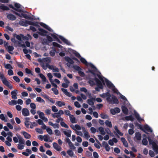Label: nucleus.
<instances>
[{"label":"nucleus","mask_w":158,"mask_h":158,"mask_svg":"<svg viewBox=\"0 0 158 158\" xmlns=\"http://www.w3.org/2000/svg\"><path fill=\"white\" fill-rule=\"evenodd\" d=\"M105 95L106 97V100L109 103L112 104H118L119 101L117 98L114 95V94L111 95L109 92L105 93Z\"/></svg>","instance_id":"1"},{"label":"nucleus","mask_w":158,"mask_h":158,"mask_svg":"<svg viewBox=\"0 0 158 158\" xmlns=\"http://www.w3.org/2000/svg\"><path fill=\"white\" fill-rule=\"evenodd\" d=\"M94 81H95L97 86L99 88L101 89H103V86L101 81L100 80L96 77H95L93 80H89V83L91 85L93 86L95 84Z\"/></svg>","instance_id":"2"},{"label":"nucleus","mask_w":158,"mask_h":158,"mask_svg":"<svg viewBox=\"0 0 158 158\" xmlns=\"http://www.w3.org/2000/svg\"><path fill=\"white\" fill-rule=\"evenodd\" d=\"M0 78L4 85L8 87L10 89H12L13 88L12 85L6 80L3 74L0 73Z\"/></svg>","instance_id":"3"},{"label":"nucleus","mask_w":158,"mask_h":158,"mask_svg":"<svg viewBox=\"0 0 158 158\" xmlns=\"http://www.w3.org/2000/svg\"><path fill=\"white\" fill-rule=\"evenodd\" d=\"M147 138L149 141V144L152 145L153 150L156 154H158V146L155 142L153 141L151 139L149 136H148Z\"/></svg>","instance_id":"4"},{"label":"nucleus","mask_w":158,"mask_h":158,"mask_svg":"<svg viewBox=\"0 0 158 158\" xmlns=\"http://www.w3.org/2000/svg\"><path fill=\"white\" fill-rule=\"evenodd\" d=\"M105 82L106 83L107 86L109 88H112V90L115 93L118 94V90L115 89L114 85L110 81H109L107 79H106Z\"/></svg>","instance_id":"5"},{"label":"nucleus","mask_w":158,"mask_h":158,"mask_svg":"<svg viewBox=\"0 0 158 158\" xmlns=\"http://www.w3.org/2000/svg\"><path fill=\"white\" fill-rule=\"evenodd\" d=\"M89 72L90 73L92 74H93L95 77H96V76H97L99 79L102 81L104 84H105V83L104 81V80L102 76H101L100 74H96L95 73V71L94 70H93L91 69H89L88 70Z\"/></svg>","instance_id":"6"},{"label":"nucleus","mask_w":158,"mask_h":158,"mask_svg":"<svg viewBox=\"0 0 158 158\" xmlns=\"http://www.w3.org/2000/svg\"><path fill=\"white\" fill-rule=\"evenodd\" d=\"M38 30L40 31H38L37 33L42 36H46L47 35V34L49 33L47 31L41 28L40 27L38 28Z\"/></svg>","instance_id":"7"},{"label":"nucleus","mask_w":158,"mask_h":158,"mask_svg":"<svg viewBox=\"0 0 158 158\" xmlns=\"http://www.w3.org/2000/svg\"><path fill=\"white\" fill-rule=\"evenodd\" d=\"M64 59L65 60L67 61L69 63V64L68 63L67 64V65L68 67H69L70 66V64H73L74 63V61L69 56H66L64 57Z\"/></svg>","instance_id":"8"},{"label":"nucleus","mask_w":158,"mask_h":158,"mask_svg":"<svg viewBox=\"0 0 158 158\" xmlns=\"http://www.w3.org/2000/svg\"><path fill=\"white\" fill-rule=\"evenodd\" d=\"M22 114L24 116H29L30 114L29 111L27 108H23L22 110Z\"/></svg>","instance_id":"9"},{"label":"nucleus","mask_w":158,"mask_h":158,"mask_svg":"<svg viewBox=\"0 0 158 158\" xmlns=\"http://www.w3.org/2000/svg\"><path fill=\"white\" fill-rule=\"evenodd\" d=\"M95 100V98H92L90 99H88L87 100V102L90 105L92 106V107L95 108V106H94V101Z\"/></svg>","instance_id":"10"},{"label":"nucleus","mask_w":158,"mask_h":158,"mask_svg":"<svg viewBox=\"0 0 158 158\" xmlns=\"http://www.w3.org/2000/svg\"><path fill=\"white\" fill-rule=\"evenodd\" d=\"M7 18L9 20L11 21H14L16 19V16L11 14H9L7 15Z\"/></svg>","instance_id":"11"},{"label":"nucleus","mask_w":158,"mask_h":158,"mask_svg":"<svg viewBox=\"0 0 158 158\" xmlns=\"http://www.w3.org/2000/svg\"><path fill=\"white\" fill-rule=\"evenodd\" d=\"M25 119V120L24 122L25 125L27 128H28L29 127V125L30 124V123H31V122L29 121L30 119L29 118H26Z\"/></svg>","instance_id":"12"},{"label":"nucleus","mask_w":158,"mask_h":158,"mask_svg":"<svg viewBox=\"0 0 158 158\" xmlns=\"http://www.w3.org/2000/svg\"><path fill=\"white\" fill-rule=\"evenodd\" d=\"M59 38L64 43L68 45H70V43L67 40L65 39L63 37L61 36H59Z\"/></svg>","instance_id":"13"},{"label":"nucleus","mask_w":158,"mask_h":158,"mask_svg":"<svg viewBox=\"0 0 158 158\" xmlns=\"http://www.w3.org/2000/svg\"><path fill=\"white\" fill-rule=\"evenodd\" d=\"M53 146L54 148L56 150L58 151H60L61 150V147L58 145V144L56 142H54L53 143Z\"/></svg>","instance_id":"14"},{"label":"nucleus","mask_w":158,"mask_h":158,"mask_svg":"<svg viewBox=\"0 0 158 158\" xmlns=\"http://www.w3.org/2000/svg\"><path fill=\"white\" fill-rule=\"evenodd\" d=\"M28 22L29 25L35 26L38 27V28L40 27L39 25V23L37 22H32L29 21Z\"/></svg>","instance_id":"15"},{"label":"nucleus","mask_w":158,"mask_h":158,"mask_svg":"<svg viewBox=\"0 0 158 158\" xmlns=\"http://www.w3.org/2000/svg\"><path fill=\"white\" fill-rule=\"evenodd\" d=\"M121 109L123 113L126 115H127L129 111L127 108L125 106H121Z\"/></svg>","instance_id":"16"},{"label":"nucleus","mask_w":158,"mask_h":158,"mask_svg":"<svg viewBox=\"0 0 158 158\" xmlns=\"http://www.w3.org/2000/svg\"><path fill=\"white\" fill-rule=\"evenodd\" d=\"M29 21L25 20L24 21H21L19 22V24L21 26L27 27L29 25Z\"/></svg>","instance_id":"17"},{"label":"nucleus","mask_w":158,"mask_h":158,"mask_svg":"<svg viewBox=\"0 0 158 158\" xmlns=\"http://www.w3.org/2000/svg\"><path fill=\"white\" fill-rule=\"evenodd\" d=\"M49 35H51L54 39H55L56 41L60 43H61V42L60 40L58 38L56 34L55 33H48Z\"/></svg>","instance_id":"18"},{"label":"nucleus","mask_w":158,"mask_h":158,"mask_svg":"<svg viewBox=\"0 0 158 158\" xmlns=\"http://www.w3.org/2000/svg\"><path fill=\"white\" fill-rule=\"evenodd\" d=\"M17 90H13L11 91V94L12 95L11 97L12 98L16 99L17 98Z\"/></svg>","instance_id":"19"},{"label":"nucleus","mask_w":158,"mask_h":158,"mask_svg":"<svg viewBox=\"0 0 158 158\" xmlns=\"http://www.w3.org/2000/svg\"><path fill=\"white\" fill-rule=\"evenodd\" d=\"M21 133L23 134V135H24V138L26 139H30L31 137V135L26 131H22L21 132Z\"/></svg>","instance_id":"20"},{"label":"nucleus","mask_w":158,"mask_h":158,"mask_svg":"<svg viewBox=\"0 0 158 158\" xmlns=\"http://www.w3.org/2000/svg\"><path fill=\"white\" fill-rule=\"evenodd\" d=\"M83 130V131L84 133V135L85 138L87 139L89 138L90 137V136L89 135V133L88 131H87L86 130L85 128L84 127H83L82 128Z\"/></svg>","instance_id":"21"},{"label":"nucleus","mask_w":158,"mask_h":158,"mask_svg":"<svg viewBox=\"0 0 158 158\" xmlns=\"http://www.w3.org/2000/svg\"><path fill=\"white\" fill-rule=\"evenodd\" d=\"M67 131H63L64 134L67 136L68 137H70L71 136L72 131L70 130H67Z\"/></svg>","instance_id":"22"},{"label":"nucleus","mask_w":158,"mask_h":158,"mask_svg":"<svg viewBox=\"0 0 158 158\" xmlns=\"http://www.w3.org/2000/svg\"><path fill=\"white\" fill-rule=\"evenodd\" d=\"M143 129L145 130L146 131L148 132H152V129L148 125H145L144 126Z\"/></svg>","instance_id":"23"},{"label":"nucleus","mask_w":158,"mask_h":158,"mask_svg":"<svg viewBox=\"0 0 158 158\" xmlns=\"http://www.w3.org/2000/svg\"><path fill=\"white\" fill-rule=\"evenodd\" d=\"M17 136L19 139V143L20 144H24L25 143L24 139L20 135H17Z\"/></svg>","instance_id":"24"},{"label":"nucleus","mask_w":158,"mask_h":158,"mask_svg":"<svg viewBox=\"0 0 158 158\" xmlns=\"http://www.w3.org/2000/svg\"><path fill=\"white\" fill-rule=\"evenodd\" d=\"M61 90L63 92V93L67 96L69 97H71V95L70 93L69 92L67 89H64V88H61Z\"/></svg>","instance_id":"25"},{"label":"nucleus","mask_w":158,"mask_h":158,"mask_svg":"<svg viewBox=\"0 0 158 158\" xmlns=\"http://www.w3.org/2000/svg\"><path fill=\"white\" fill-rule=\"evenodd\" d=\"M134 115L135 117L139 121H141L142 120V119L140 118L139 114L136 111L134 112Z\"/></svg>","instance_id":"26"},{"label":"nucleus","mask_w":158,"mask_h":158,"mask_svg":"<svg viewBox=\"0 0 158 158\" xmlns=\"http://www.w3.org/2000/svg\"><path fill=\"white\" fill-rule=\"evenodd\" d=\"M9 7H10V8H11L14 10L18 12H23V11L21 9H16V8H15V7H14L12 4H10L9 5Z\"/></svg>","instance_id":"27"},{"label":"nucleus","mask_w":158,"mask_h":158,"mask_svg":"<svg viewBox=\"0 0 158 158\" xmlns=\"http://www.w3.org/2000/svg\"><path fill=\"white\" fill-rule=\"evenodd\" d=\"M135 126L139 127V128L141 130L143 131L146 134H148V133L146 131H145V130H144V129H143V128L142 127V126L141 125L139 124L138 123H136V124H135Z\"/></svg>","instance_id":"28"},{"label":"nucleus","mask_w":158,"mask_h":158,"mask_svg":"<svg viewBox=\"0 0 158 158\" xmlns=\"http://www.w3.org/2000/svg\"><path fill=\"white\" fill-rule=\"evenodd\" d=\"M37 113L39 114L40 118L42 119H44V115L43 112H41L40 111H37Z\"/></svg>","instance_id":"29"},{"label":"nucleus","mask_w":158,"mask_h":158,"mask_svg":"<svg viewBox=\"0 0 158 158\" xmlns=\"http://www.w3.org/2000/svg\"><path fill=\"white\" fill-rule=\"evenodd\" d=\"M135 137L137 140H140L141 138V135L140 133L139 132L135 133Z\"/></svg>","instance_id":"30"},{"label":"nucleus","mask_w":158,"mask_h":158,"mask_svg":"<svg viewBox=\"0 0 158 158\" xmlns=\"http://www.w3.org/2000/svg\"><path fill=\"white\" fill-rule=\"evenodd\" d=\"M125 118L126 120H130L131 121H133L134 119V117L131 115L126 116L125 117Z\"/></svg>","instance_id":"31"},{"label":"nucleus","mask_w":158,"mask_h":158,"mask_svg":"<svg viewBox=\"0 0 158 158\" xmlns=\"http://www.w3.org/2000/svg\"><path fill=\"white\" fill-rule=\"evenodd\" d=\"M56 104L59 107H61L65 105V103L64 102L60 101H57L56 102Z\"/></svg>","instance_id":"32"},{"label":"nucleus","mask_w":158,"mask_h":158,"mask_svg":"<svg viewBox=\"0 0 158 158\" xmlns=\"http://www.w3.org/2000/svg\"><path fill=\"white\" fill-rule=\"evenodd\" d=\"M98 129L102 135H104L105 134V131L103 127H100L98 128Z\"/></svg>","instance_id":"33"},{"label":"nucleus","mask_w":158,"mask_h":158,"mask_svg":"<svg viewBox=\"0 0 158 158\" xmlns=\"http://www.w3.org/2000/svg\"><path fill=\"white\" fill-rule=\"evenodd\" d=\"M48 135H44V141L45 142H52V140H48Z\"/></svg>","instance_id":"34"},{"label":"nucleus","mask_w":158,"mask_h":158,"mask_svg":"<svg viewBox=\"0 0 158 158\" xmlns=\"http://www.w3.org/2000/svg\"><path fill=\"white\" fill-rule=\"evenodd\" d=\"M22 16V17L26 19H33L31 17H29L27 15L24 14L23 13H22L21 14Z\"/></svg>","instance_id":"35"},{"label":"nucleus","mask_w":158,"mask_h":158,"mask_svg":"<svg viewBox=\"0 0 158 158\" xmlns=\"http://www.w3.org/2000/svg\"><path fill=\"white\" fill-rule=\"evenodd\" d=\"M71 122L73 123H76V119L74 116L73 115L69 117Z\"/></svg>","instance_id":"36"},{"label":"nucleus","mask_w":158,"mask_h":158,"mask_svg":"<svg viewBox=\"0 0 158 158\" xmlns=\"http://www.w3.org/2000/svg\"><path fill=\"white\" fill-rule=\"evenodd\" d=\"M114 128L117 133L120 135L122 136L123 135V134L118 129V127L117 126H115L114 127Z\"/></svg>","instance_id":"37"},{"label":"nucleus","mask_w":158,"mask_h":158,"mask_svg":"<svg viewBox=\"0 0 158 158\" xmlns=\"http://www.w3.org/2000/svg\"><path fill=\"white\" fill-rule=\"evenodd\" d=\"M17 101L15 100H11V101H10L8 104L10 106H14L17 104Z\"/></svg>","instance_id":"38"},{"label":"nucleus","mask_w":158,"mask_h":158,"mask_svg":"<svg viewBox=\"0 0 158 158\" xmlns=\"http://www.w3.org/2000/svg\"><path fill=\"white\" fill-rule=\"evenodd\" d=\"M105 123L106 125L108 127L110 128L112 127V124L111 122L107 120L105 122Z\"/></svg>","instance_id":"39"},{"label":"nucleus","mask_w":158,"mask_h":158,"mask_svg":"<svg viewBox=\"0 0 158 158\" xmlns=\"http://www.w3.org/2000/svg\"><path fill=\"white\" fill-rule=\"evenodd\" d=\"M80 60L82 63L86 65H88V62L83 57H81L80 58Z\"/></svg>","instance_id":"40"},{"label":"nucleus","mask_w":158,"mask_h":158,"mask_svg":"<svg viewBox=\"0 0 158 158\" xmlns=\"http://www.w3.org/2000/svg\"><path fill=\"white\" fill-rule=\"evenodd\" d=\"M14 49V48L13 46H8V52L11 54H13L11 52Z\"/></svg>","instance_id":"41"},{"label":"nucleus","mask_w":158,"mask_h":158,"mask_svg":"<svg viewBox=\"0 0 158 158\" xmlns=\"http://www.w3.org/2000/svg\"><path fill=\"white\" fill-rule=\"evenodd\" d=\"M60 124L61 126L62 127H64L65 128H69V126H68L66 124H65L64 122L62 121H61L60 123Z\"/></svg>","instance_id":"42"},{"label":"nucleus","mask_w":158,"mask_h":158,"mask_svg":"<svg viewBox=\"0 0 158 158\" xmlns=\"http://www.w3.org/2000/svg\"><path fill=\"white\" fill-rule=\"evenodd\" d=\"M36 131L40 134H43V131L42 129L38 128H36L35 129Z\"/></svg>","instance_id":"43"},{"label":"nucleus","mask_w":158,"mask_h":158,"mask_svg":"<svg viewBox=\"0 0 158 158\" xmlns=\"http://www.w3.org/2000/svg\"><path fill=\"white\" fill-rule=\"evenodd\" d=\"M39 75L40 77L42 79L43 81L45 82L46 80V78L45 76L42 73H40Z\"/></svg>","instance_id":"44"},{"label":"nucleus","mask_w":158,"mask_h":158,"mask_svg":"<svg viewBox=\"0 0 158 158\" xmlns=\"http://www.w3.org/2000/svg\"><path fill=\"white\" fill-rule=\"evenodd\" d=\"M39 75L40 77L42 79L43 81L45 82L46 80V78L45 76L42 73H40Z\"/></svg>","instance_id":"45"},{"label":"nucleus","mask_w":158,"mask_h":158,"mask_svg":"<svg viewBox=\"0 0 158 158\" xmlns=\"http://www.w3.org/2000/svg\"><path fill=\"white\" fill-rule=\"evenodd\" d=\"M46 36L47 37V40H48L49 42L53 41V40L52 38L50 36L47 35Z\"/></svg>","instance_id":"46"},{"label":"nucleus","mask_w":158,"mask_h":158,"mask_svg":"<svg viewBox=\"0 0 158 158\" xmlns=\"http://www.w3.org/2000/svg\"><path fill=\"white\" fill-rule=\"evenodd\" d=\"M36 101L40 102H44L45 103V101L42 99L41 97H38L36 99Z\"/></svg>","instance_id":"47"},{"label":"nucleus","mask_w":158,"mask_h":158,"mask_svg":"<svg viewBox=\"0 0 158 158\" xmlns=\"http://www.w3.org/2000/svg\"><path fill=\"white\" fill-rule=\"evenodd\" d=\"M142 143L144 145H147L148 144V141L146 138L143 139L142 140Z\"/></svg>","instance_id":"48"},{"label":"nucleus","mask_w":158,"mask_h":158,"mask_svg":"<svg viewBox=\"0 0 158 158\" xmlns=\"http://www.w3.org/2000/svg\"><path fill=\"white\" fill-rule=\"evenodd\" d=\"M0 9H1L3 10H8L9 9L8 7L5 6H0Z\"/></svg>","instance_id":"49"},{"label":"nucleus","mask_w":158,"mask_h":158,"mask_svg":"<svg viewBox=\"0 0 158 158\" xmlns=\"http://www.w3.org/2000/svg\"><path fill=\"white\" fill-rule=\"evenodd\" d=\"M74 69L78 71V72L80 70H82V69L79 66L77 65H75L73 67Z\"/></svg>","instance_id":"50"},{"label":"nucleus","mask_w":158,"mask_h":158,"mask_svg":"<svg viewBox=\"0 0 158 158\" xmlns=\"http://www.w3.org/2000/svg\"><path fill=\"white\" fill-rule=\"evenodd\" d=\"M5 68L6 69H13V68L11 65L9 64H5Z\"/></svg>","instance_id":"51"},{"label":"nucleus","mask_w":158,"mask_h":158,"mask_svg":"<svg viewBox=\"0 0 158 158\" xmlns=\"http://www.w3.org/2000/svg\"><path fill=\"white\" fill-rule=\"evenodd\" d=\"M0 118L5 122H7V120H6L5 117L3 114H1L0 115Z\"/></svg>","instance_id":"52"},{"label":"nucleus","mask_w":158,"mask_h":158,"mask_svg":"<svg viewBox=\"0 0 158 158\" xmlns=\"http://www.w3.org/2000/svg\"><path fill=\"white\" fill-rule=\"evenodd\" d=\"M68 154L70 156H72L73 155V152L71 150H69L67 152Z\"/></svg>","instance_id":"53"},{"label":"nucleus","mask_w":158,"mask_h":158,"mask_svg":"<svg viewBox=\"0 0 158 158\" xmlns=\"http://www.w3.org/2000/svg\"><path fill=\"white\" fill-rule=\"evenodd\" d=\"M23 36V35L22 34H20L19 35H17L16 36V38L17 39L19 40V41H21L22 40V37Z\"/></svg>","instance_id":"54"},{"label":"nucleus","mask_w":158,"mask_h":158,"mask_svg":"<svg viewBox=\"0 0 158 158\" xmlns=\"http://www.w3.org/2000/svg\"><path fill=\"white\" fill-rule=\"evenodd\" d=\"M52 90L53 92L54 93L55 95H58L59 94L58 90L56 88H52Z\"/></svg>","instance_id":"55"},{"label":"nucleus","mask_w":158,"mask_h":158,"mask_svg":"<svg viewBox=\"0 0 158 158\" xmlns=\"http://www.w3.org/2000/svg\"><path fill=\"white\" fill-rule=\"evenodd\" d=\"M100 115L101 118L102 119L106 118L108 117V116L104 113H102Z\"/></svg>","instance_id":"56"},{"label":"nucleus","mask_w":158,"mask_h":158,"mask_svg":"<svg viewBox=\"0 0 158 158\" xmlns=\"http://www.w3.org/2000/svg\"><path fill=\"white\" fill-rule=\"evenodd\" d=\"M55 135L58 136H60L61 135L60 132L58 130H55L54 131Z\"/></svg>","instance_id":"57"},{"label":"nucleus","mask_w":158,"mask_h":158,"mask_svg":"<svg viewBox=\"0 0 158 158\" xmlns=\"http://www.w3.org/2000/svg\"><path fill=\"white\" fill-rule=\"evenodd\" d=\"M13 79L17 82H19L20 81V79L19 78L16 76H15L13 77Z\"/></svg>","instance_id":"58"},{"label":"nucleus","mask_w":158,"mask_h":158,"mask_svg":"<svg viewBox=\"0 0 158 158\" xmlns=\"http://www.w3.org/2000/svg\"><path fill=\"white\" fill-rule=\"evenodd\" d=\"M15 8L17 9H21V5L18 3H15L14 4Z\"/></svg>","instance_id":"59"},{"label":"nucleus","mask_w":158,"mask_h":158,"mask_svg":"<svg viewBox=\"0 0 158 158\" xmlns=\"http://www.w3.org/2000/svg\"><path fill=\"white\" fill-rule=\"evenodd\" d=\"M47 76L49 78V79L50 81H52V78L53 77V76L51 73H48L47 74Z\"/></svg>","instance_id":"60"},{"label":"nucleus","mask_w":158,"mask_h":158,"mask_svg":"<svg viewBox=\"0 0 158 158\" xmlns=\"http://www.w3.org/2000/svg\"><path fill=\"white\" fill-rule=\"evenodd\" d=\"M46 131L50 135H52L53 134L52 130L49 127L46 129Z\"/></svg>","instance_id":"61"},{"label":"nucleus","mask_w":158,"mask_h":158,"mask_svg":"<svg viewBox=\"0 0 158 158\" xmlns=\"http://www.w3.org/2000/svg\"><path fill=\"white\" fill-rule=\"evenodd\" d=\"M52 111L54 112H56L58 111V110L55 106H52Z\"/></svg>","instance_id":"62"},{"label":"nucleus","mask_w":158,"mask_h":158,"mask_svg":"<svg viewBox=\"0 0 158 158\" xmlns=\"http://www.w3.org/2000/svg\"><path fill=\"white\" fill-rule=\"evenodd\" d=\"M52 117L54 118H59L60 117V115H59L57 113L52 114Z\"/></svg>","instance_id":"63"},{"label":"nucleus","mask_w":158,"mask_h":158,"mask_svg":"<svg viewBox=\"0 0 158 158\" xmlns=\"http://www.w3.org/2000/svg\"><path fill=\"white\" fill-rule=\"evenodd\" d=\"M24 146L22 145L21 144H18L17 145V147L19 149L22 150L23 149Z\"/></svg>","instance_id":"64"}]
</instances>
